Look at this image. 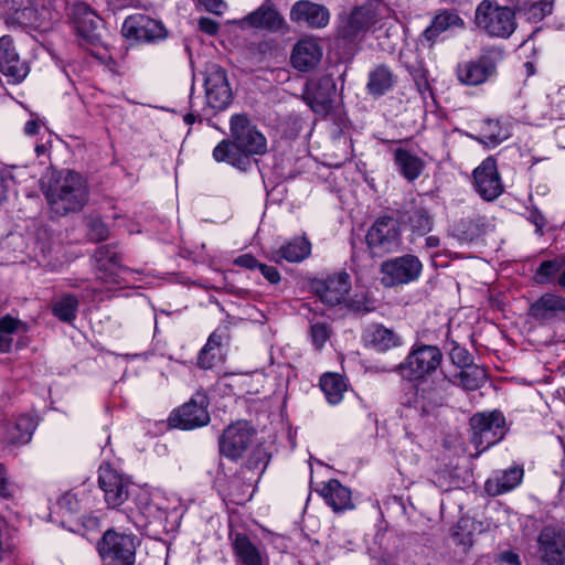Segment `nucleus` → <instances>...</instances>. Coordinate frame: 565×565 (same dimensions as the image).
<instances>
[{
    "instance_id": "45",
    "label": "nucleus",
    "mask_w": 565,
    "mask_h": 565,
    "mask_svg": "<svg viewBox=\"0 0 565 565\" xmlns=\"http://www.w3.org/2000/svg\"><path fill=\"white\" fill-rule=\"evenodd\" d=\"M449 359L451 363L458 369H463L475 364L471 353L459 344H455L452 347L449 352Z\"/></svg>"
},
{
    "instance_id": "32",
    "label": "nucleus",
    "mask_w": 565,
    "mask_h": 565,
    "mask_svg": "<svg viewBox=\"0 0 565 565\" xmlns=\"http://www.w3.org/2000/svg\"><path fill=\"white\" fill-rule=\"evenodd\" d=\"M394 163L398 172L409 182L416 180L425 169L422 158L404 148H396L393 152Z\"/></svg>"
},
{
    "instance_id": "8",
    "label": "nucleus",
    "mask_w": 565,
    "mask_h": 565,
    "mask_svg": "<svg viewBox=\"0 0 565 565\" xmlns=\"http://www.w3.org/2000/svg\"><path fill=\"white\" fill-rule=\"evenodd\" d=\"M423 271V264L415 255L387 259L381 264V284L386 288L407 285L416 281Z\"/></svg>"
},
{
    "instance_id": "63",
    "label": "nucleus",
    "mask_w": 565,
    "mask_h": 565,
    "mask_svg": "<svg viewBox=\"0 0 565 565\" xmlns=\"http://www.w3.org/2000/svg\"><path fill=\"white\" fill-rule=\"evenodd\" d=\"M12 338L3 335V333L0 332V353L10 352L12 348Z\"/></svg>"
},
{
    "instance_id": "42",
    "label": "nucleus",
    "mask_w": 565,
    "mask_h": 565,
    "mask_svg": "<svg viewBox=\"0 0 565 565\" xmlns=\"http://www.w3.org/2000/svg\"><path fill=\"white\" fill-rule=\"evenodd\" d=\"M456 379L462 388L467 391H476L484 384L487 380V372L483 367L477 364H472L470 366L460 369V372L457 374Z\"/></svg>"
},
{
    "instance_id": "16",
    "label": "nucleus",
    "mask_w": 565,
    "mask_h": 565,
    "mask_svg": "<svg viewBox=\"0 0 565 565\" xmlns=\"http://www.w3.org/2000/svg\"><path fill=\"white\" fill-rule=\"evenodd\" d=\"M121 34L137 42H156L167 36V31L160 21L145 14H134L125 19Z\"/></svg>"
},
{
    "instance_id": "29",
    "label": "nucleus",
    "mask_w": 565,
    "mask_h": 565,
    "mask_svg": "<svg viewBox=\"0 0 565 565\" xmlns=\"http://www.w3.org/2000/svg\"><path fill=\"white\" fill-rule=\"evenodd\" d=\"M337 85L330 75L322 76L313 92L308 93L307 102L315 113H328L331 109L332 97Z\"/></svg>"
},
{
    "instance_id": "47",
    "label": "nucleus",
    "mask_w": 565,
    "mask_h": 565,
    "mask_svg": "<svg viewBox=\"0 0 565 565\" xmlns=\"http://www.w3.org/2000/svg\"><path fill=\"white\" fill-rule=\"evenodd\" d=\"M330 328L327 323H315L310 328V337L313 345L321 349L327 340L330 338Z\"/></svg>"
},
{
    "instance_id": "22",
    "label": "nucleus",
    "mask_w": 565,
    "mask_h": 565,
    "mask_svg": "<svg viewBox=\"0 0 565 565\" xmlns=\"http://www.w3.org/2000/svg\"><path fill=\"white\" fill-rule=\"evenodd\" d=\"M241 26L279 32L286 29L282 15L277 11L270 1L264 2L259 8L245 15L239 21Z\"/></svg>"
},
{
    "instance_id": "33",
    "label": "nucleus",
    "mask_w": 565,
    "mask_h": 565,
    "mask_svg": "<svg viewBox=\"0 0 565 565\" xmlns=\"http://www.w3.org/2000/svg\"><path fill=\"white\" fill-rule=\"evenodd\" d=\"M523 478V469L513 467L504 470L501 476L488 479L484 483L486 492L491 497H497L516 488Z\"/></svg>"
},
{
    "instance_id": "44",
    "label": "nucleus",
    "mask_w": 565,
    "mask_h": 565,
    "mask_svg": "<svg viewBox=\"0 0 565 565\" xmlns=\"http://www.w3.org/2000/svg\"><path fill=\"white\" fill-rule=\"evenodd\" d=\"M563 265L564 263L557 258L541 263L535 273V281L540 285L551 282Z\"/></svg>"
},
{
    "instance_id": "10",
    "label": "nucleus",
    "mask_w": 565,
    "mask_h": 565,
    "mask_svg": "<svg viewBox=\"0 0 565 565\" xmlns=\"http://www.w3.org/2000/svg\"><path fill=\"white\" fill-rule=\"evenodd\" d=\"M309 289L329 307L341 305L351 290V277L347 271H337L324 278H313Z\"/></svg>"
},
{
    "instance_id": "55",
    "label": "nucleus",
    "mask_w": 565,
    "mask_h": 565,
    "mask_svg": "<svg viewBox=\"0 0 565 565\" xmlns=\"http://www.w3.org/2000/svg\"><path fill=\"white\" fill-rule=\"evenodd\" d=\"M216 359V353L214 351H210L207 349H203L200 351L198 356V364L200 367L209 370L214 366Z\"/></svg>"
},
{
    "instance_id": "3",
    "label": "nucleus",
    "mask_w": 565,
    "mask_h": 565,
    "mask_svg": "<svg viewBox=\"0 0 565 565\" xmlns=\"http://www.w3.org/2000/svg\"><path fill=\"white\" fill-rule=\"evenodd\" d=\"M138 539L131 533L106 530L96 543L102 565H135Z\"/></svg>"
},
{
    "instance_id": "53",
    "label": "nucleus",
    "mask_w": 565,
    "mask_h": 565,
    "mask_svg": "<svg viewBox=\"0 0 565 565\" xmlns=\"http://www.w3.org/2000/svg\"><path fill=\"white\" fill-rule=\"evenodd\" d=\"M32 13L33 9L31 7L17 9L13 15L7 19V23H18L19 25L26 24Z\"/></svg>"
},
{
    "instance_id": "51",
    "label": "nucleus",
    "mask_w": 565,
    "mask_h": 565,
    "mask_svg": "<svg viewBox=\"0 0 565 565\" xmlns=\"http://www.w3.org/2000/svg\"><path fill=\"white\" fill-rule=\"evenodd\" d=\"M226 332L225 330H220V329H216L215 331H213L205 345L203 347V349H207L210 350L211 352L212 351H220L221 347H222V343H223V340L226 338Z\"/></svg>"
},
{
    "instance_id": "21",
    "label": "nucleus",
    "mask_w": 565,
    "mask_h": 565,
    "mask_svg": "<svg viewBox=\"0 0 565 565\" xmlns=\"http://www.w3.org/2000/svg\"><path fill=\"white\" fill-rule=\"evenodd\" d=\"M396 218L399 225L409 227L414 234L420 236L430 232L434 225V220L428 209L416 200H411L396 210Z\"/></svg>"
},
{
    "instance_id": "6",
    "label": "nucleus",
    "mask_w": 565,
    "mask_h": 565,
    "mask_svg": "<svg viewBox=\"0 0 565 565\" xmlns=\"http://www.w3.org/2000/svg\"><path fill=\"white\" fill-rule=\"evenodd\" d=\"M469 424L470 441L477 449V455L501 441L508 431L505 417L500 411L477 413Z\"/></svg>"
},
{
    "instance_id": "31",
    "label": "nucleus",
    "mask_w": 565,
    "mask_h": 565,
    "mask_svg": "<svg viewBox=\"0 0 565 565\" xmlns=\"http://www.w3.org/2000/svg\"><path fill=\"white\" fill-rule=\"evenodd\" d=\"M213 158L217 162H227L242 170H245L250 164L247 153L236 145L234 139H224L218 142L213 150Z\"/></svg>"
},
{
    "instance_id": "57",
    "label": "nucleus",
    "mask_w": 565,
    "mask_h": 565,
    "mask_svg": "<svg viewBox=\"0 0 565 565\" xmlns=\"http://www.w3.org/2000/svg\"><path fill=\"white\" fill-rule=\"evenodd\" d=\"M258 269L270 284H278L280 281L281 277L276 267L260 264Z\"/></svg>"
},
{
    "instance_id": "19",
    "label": "nucleus",
    "mask_w": 565,
    "mask_h": 565,
    "mask_svg": "<svg viewBox=\"0 0 565 565\" xmlns=\"http://www.w3.org/2000/svg\"><path fill=\"white\" fill-rule=\"evenodd\" d=\"M537 555L545 565L565 564V532L545 526L537 536Z\"/></svg>"
},
{
    "instance_id": "38",
    "label": "nucleus",
    "mask_w": 565,
    "mask_h": 565,
    "mask_svg": "<svg viewBox=\"0 0 565 565\" xmlns=\"http://www.w3.org/2000/svg\"><path fill=\"white\" fill-rule=\"evenodd\" d=\"M311 253V244L306 237H296L282 245L276 253V259L300 263Z\"/></svg>"
},
{
    "instance_id": "7",
    "label": "nucleus",
    "mask_w": 565,
    "mask_h": 565,
    "mask_svg": "<svg viewBox=\"0 0 565 565\" xmlns=\"http://www.w3.org/2000/svg\"><path fill=\"white\" fill-rule=\"evenodd\" d=\"M365 239L373 256L396 252L402 244L397 218L388 215L377 217L369 228Z\"/></svg>"
},
{
    "instance_id": "46",
    "label": "nucleus",
    "mask_w": 565,
    "mask_h": 565,
    "mask_svg": "<svg viewBox=\"0 0 565 565\" xmlns=\"http://www.w3.org/2000/svg\"><path fill=\"white\" fill-rule=\"evenodd\" d=\"M461 235L467 241H473L484 233V223L481 218L468 220L461 223Z\"/></svg>"
},
{
    "instance_id": "14",
    "label": "nucleus",
    "mask_w": 565,
    "mask_h": 565,
    "mask_svg": "<svg viewBox=\"0 0 565 565\" xmlns=\"http://www.w3.org/2000/svg\"><path fill=\"white\" fill-rule=\"evenodd\" d=\"M98 484L109 508L120 507L129 497V479L108 463L99 467Z\"/></svg>"
},
{
    "instance_id": "17",
    "label": "nucleus",
    "mask_w": 565,
    "mask_h": 565,
    "mask_svg": "<svg viewBox=\"0 0 565 565\" xmlns=\"http://www.w3.org/2000/svg\"><path fill=\"white\" fill-rule=\"evenodd\" d=\"M67 17L82 40L89 44L100 41L102 19L84 2H76L68 9Z\"/></svg>"
},
{
    "instance_id": "54",
    "label": "nucleus",
    "mask_w": 565,
    "mask_h": 565,
    "mask_svg": "<svg viewBox=\"0 0 565 565\" xmlns=\"http://www.w3.org/2000/svg\"><path fill=\"white\" fill-rule=\"evenodd\" d=\"M420 398L427 399V403H424L422 409L424 413H429L436 406H440L443 403V397L439 392H434L431 396L425 395V390H422Z\"/></svg>"
},
{
    "instance_id": "39",
    "label": "nucleus",
    "mask_w": 565,
    "mask_h": 565,
    "mask_svg": "<svg viewBox=\"0 0 565 565\" xmlns=\"http://www.w3.org/2000/svg\"><path fill=\"white\" fill-rule=\"evenodd\" d=\"M320 387L330 404H339L347 391V383L343 376L335 373H326L320 377Z\"/></svg>"
},
{
    "instance_id": "50",
    "label": "nucleus",
    "mask_w": 565,
    "mask_h": 565,
    "mask_svg": "<svg viewBox=\"0 0 565 565\" xmlns=\"http://www.w3.org/2000/svg\"><path fill=\"white\" fill-rule=\"evenodd\" d=\"M23 326L22 321L6 315L0 318V332L6 334H12L18 331L19 327Z\"/></svg>"
},
{
    "instance_id": "60",
    "label": "nucleus",
    "mask_w": 565,
    "mask_h": 565,
    "mask_svg": "<svg viewBox=\"0 0 565 565\" xmlns=\"http://www.w3.org/2000/svg\"><path fill=\"white\" fill-rule=\"evenodd\" d=\"M0 495L3 498L11 497V493L9 491L8 487V479L6 476V469L2 463H0Z\"/></svg>"
},
{
    "instance_id": "59",
    "label": "nucleus",
    "mask_w": 565,
    "mask_h": 565,
    "mask_svg": "<svg viewBox=\"0 0 565 565\" xmlns=\"http://www.w3.org/2000/svg\"><path fill=\"white\" fill-rule=\"evenodd\" d=\"M205 9L210 12L220 14L222 9L224 8V2L222 0H199Z\"/></svg>"
},
{
    "instance_id": "34",
    "label": "nucleus",
    "mask_w": 565,
    "mask_h": 565,
    "mask_svg": "<svg viewBox=\"0 0 565 565\" xmlns=\"http://www.w3.org/2000/svg\"><path fill=\"white\" fill-rule=\"evenodd\" d=\"M558 311L565 312V298L553 294L543 295L530 307V316L539 321L550 320Z\"/></svg>"
},
{
    "instance_id": "5",
    "label": "nucleus",
    "mask_w": 565,
    "mask_h": 565,
    "mask_svg": "<svg viewBox=\"0 0 565 565\" xmlns=\"http://www.w3.org/2000/svg\"><path fill=\"white\" fill-rule=\"evenodd\" d=\"M443 358L437 345L415 343L405 361L397 366V371L408 381H423L437 371Z\"/></svg>"
},
{
    "instance_id": "4",
    "label": "nucleus",
    "mask_w": 565,
    "mask_h": 565,
    "mask_svg": "<svg viewBox=\"0 0 565 565\" xmlns=\"http://www.w3.org/2000/svg\"><path fill=\"white\" fill-rule=\"evenodd\" d=\"M475 22L488 35L502 39L509 38L516 28L514 11L492 0H482L478 4Z\"/></svg>"
},
{
    "instance_id": "28",
    "label": "nucleus",
    "mask_w": 565,
    "mask_h": 565,
    "mask_svg": "<svg viewBox=\"0 0 565 565\" xmlns=\"http://www.w3.org/2000/svg\"><path fill=\"white\" fill-rule=\"evenodd\" d=\"M324 502L337 513L354 508L351 490L338 479H330L319 490Z\"/></svg>"
},
{
    "instance_id": "25",
    "label": "nucleus",
    "mask_w": 565,
    "mask_h": 565,
    "mask_svg": "<svg viewBox=\"0 0 565 565\" xmlns=\"http://www.w3.org/2000/svg\"><path fill=\"white\" fill-rule=\"evenodd\" d=\"M322 58V47L313 39L299 40L291 53V64L300 72H309L318 66Z\"/></svg>"
},
{
    "instance_id": "18",
    "label": "nucleus",
    "mask_w": 565,
    "mask_h": 565,
    "mask_svg": "<svg viewBox=\"0 0 565 565\" xmlns=\"http://www.w3.org/2000/svg\"><path fill=\"white\" fill-rule=\"evenodd\" d=\"M204 86L206 103L211 108L223 110L231 104L233 94L224 68L212 65L206 72Z\"/></svg>"
},
{
    "instance_id": "2",
    "label": "nucleus",
    "mask_w": 565,
    "mask_h": 565,
    "mask_svg": "<svg viewBox=\"0 0 565 565\" xmlns=\"http://www.w3.org/2000/svg\"><path fill=\"white\" fill-rule=\"evenodd\" d=\"M503 58L502 49L488 47L478 57L458 63L455 70L456 77L465 86L482 85L497 76Z\"/></svg>"
},
{
    "instance_id": "56",
    "label": "nucleus",
    "mask_w": 565,
    "mask_h": 565,
    "mask_svg": "<svg viewBox=\"0 0 565 565\" xmlns=\"http://www.w3.org/2000/svg\"><path fill=\"white\" fill-rule=\"evenodd\" d=\"M218 23L211 18L202 17L199 19V29L209 35H215L218 32Z\"/></svg>"
},
{
    "instance_id": "23",
    "label": "nucleus",
    "mask_w": 565,
    "mask_h": 565,
    "mask_svg": "<svg viewBox=\"0 0 565 565\" xmlns=\"http://www.w3.org/2000/svg\"><path fill=\"white\" fill-rule=\"evenodd\" d=\"M329 10L308 0L297 1L290 10V20L298 24H306L312 29L324 28L329 23Z\"/></svg>"
},
{
    "instance_id": "61",
    "label": "nucleus",
    "mask_w": 565,
    "mask_h": 565,
    "mask_svg": "<svg viewBox=\"0 0 565 565\" xmlns=\"http://www.w3.org/2000/svg\"><path fill=\"white\" fill-rule=\"evenodd\" d=\"M113 10L132 7L138 0H105Z\"/></svg>"
},
{
    "instance_id": "9",
    "label": "nucleus",
    "mask_w": 565,
    "mask_h": 565,
    "mask_svg": "<svg viewBox=\"0 0 565 565\" xmlns=\"http://www.w3.org/2000/svg\"><path fill=\"white\" fill-rule=\"evenodd\" d=\"M210 401L206 393L198 391L189 402L175 408L169 416V426L184 430L206 426L211 418L207 411Z\"/></svg>"
},
{
    "instance_id": "43",
    "label": "nucleus",
    "mask_w": 565,
    "mask_h": 565,
    "mask_svg": "<svg viewBox=\"0 0 565 565\" xmlns=\"http://www.w3.org/2000/svg\"><path fill=\"white\" fill-rule=\"evenodd\" d=\"M510 137V131L499 120L486 119L481 128L480 141L487 146L495 147Z\"/></svg>"
},
{
    "instance_id": "48",
    "label": "nucleus",
    "mask_w": 565,
    "mask_h": 565,
    "mask_svg": "<svg viewBox=\"0 0 565 565\" xmlns=\"http://www.w3.org/2000/svg\"><path fill=\"white\" fill-rule=\"evenodd\" d=\"M347 308L355 313H367L373 311L375 306L370 297L362 295L361 297L355 296V298L350 299L347 302Z\"/></svg>"
},
{
    "instance_id": "15",
    "label": "nucleus",
    "mask_w": 565,
    "mask_h": 565,
    "mask_svg": "<svg viewBox=\"0 0 565 565\" xmlns=\"http://www.w3.org/2000/svg\"><path fill=\"white\" fill-rule=\"evenodd\" d=\"M94 258L97 278L103 282L118 284L119 274L130 270L121 264L124 255L118 244L99 246L94 253Z\"/></svg>"
},
{
    "instance_id": "26",
    "label": "nucleus",
    "mask_w": 565,
    "mask_h": 565,
    "mask_svg": "<svg viewBox=\"0 0 565 565\" xmlns=\"http://www.w3.org/2000/svg\"><path fill=\"white\" fill-rule=\"evenodd\" d=\"M465 28V21L455 10H439L433 18L431 23L424 30L422 39L433 46L438 36L450 28Z\"/></svg>"
},
{
    "instance_id": "20",
    "label": "nucleus",
    "mask_w": 565,
    "mask_h": 565,
    "mask_svg": "<svg viewBox=\"0 0 565 565\" xmlns=\"http://www.w3.org/2000/svg\"><path fill=\"white\" fill-rule=\"evenodd\" d=\"M0 73L13 84L22 82L29 74V66L20 58L10 35L0 38Z\"/></svg>"
},
{
    "instance_id": "24",
    "label": "nucleus",
    "mask_w": 565,
    "mask_h": 565,
    "mask_svg": "<svg viewBox=\"0 0 565 565\" xmlns=\"http://www.w3.org/2000/svg\"><path fill=\"white\" fill-rule=\"evenodd\" d=\"M232 547L238 565H269L266 552L255 545L245 533L232 535Z\"/></svg>"
},
{
    "instance_id": "36",
    "label": "nucleus",
    "mask_w": 565,
    "mask_h": 565,
    "mask_svg": "<svg viewBox=\"0 0 565 565\" xmlns=\"http://www.w3.org/2000/svg\"><path fill=\"white\" fill-rule=\"evenodd\" d=\"M35 428L36 423L32 416L20 415L9 425L6 439L10 445H25L31 440Z\"/></svg>"
},
{
    "instance_id": "40",
    "label": "nucleus",
    "mask_w": 565,
    "mask_h": 565,
    "mask_svg": "<svg viewBox=\"0 0 565 565\" xmlns=\"http://www.w3.org/2000/svg\"><path fill=\"white\" fill-rule=\"evenodd\" d=\"M518 11L529 20L541 21L552 13L554 0H512Z\"/></svg>"
},
{
    "instance_id": "1",
    "label": "nucleus",
    "mask_w": 565,
    "mask_h": 565,
    "mask_svg": "<svg viewBox=\"0 0 565 565\" xmlns=\"http://www.w3.org/2000/svg\"><path fill=\"white\" fill-rule=\"evenodd\" d=\"M43 193L51 211L57 216L78 212L88 201L85 180L72 170L53 172Z\"/></svg>"
},
{
    "instance_id": "64",
    "label": "nucleus",
    "mask_w": 565,
    "mask_h": 565,
    "mask_svg": "<svg viewBox=\"0 0 565 565\" xmlns=\"http://www.w3.org/2000/svg\"><path fill=\"white\" fill-rule=\"evenodd\" d=\"M531 221L535 224L537 230H542L545 225V218L537 210L531 211Z\"/></svg>"
},
{
    "instance_id": "12",
    "label": "nucleus",
    "mask_w": 565,
    "mask_h": 565,
    "mask_svg": "<svg viewBox=\"0 0 565 565\" xmlns=\"http://www.w3.org/2000/svg\"><path fill=\"white\" fill-rule=\"evenodd\" d=\"M255 429L246 420L228 425L218 438L220 454L230 460H238L249 448Z\"/></svg>"
},
{
    "instance_id": "35",
    "label": "nucleus",
    "mask_w": 565,
    "mask_h": 565,
    "mask_svg": "<svg viewBox=\"0 0 565 565\" xmlns=\"http://www.w3.org/2000/svg\"><path fill=\"white\" fill-rule=\"evenodd\" d=\"M377 21L376 14L371 6H360L353 9L347 24L343 26L344 36H355L367 30Z\"/></svg>"
},
{
    "instance_id": "49",
    "label": "nucleus",
    "mask_w": 565,
    "mask_h": 565,
    "mask_svg": "<svg viewBox=\"0 0 565 565\" xmlns=\"http://www.w3.org/2000/svg\"><path fill=\"white\" fill-rule=\"evenodd\" d=\"M108 228L100 220H93L88 226V237L94 242H102L108 237Z\"/></svg>"
},
{
    "instance_id": "27",
    "label": "nucleus",
    "mask_w": 565,
    "mask_h": 565,
    "mask_svg": "<svg viewBox=\"0 0 565 565\" xmlns=\"http://www.w3.org/2000/svg\"><path fill=\"white\" fill-rule=\"evenodd\" d=\"M269 460L270 456L264 447H255L246 462L237 471L236 479L245 481L248 487H253L266 470Z\"/></svg>"
},
{
    "instance_id": "58",
    "label": "nucleus",
    "mask_w": 565,
    "mask_h": 565,
    "mask_svg": "<svg viewBox=\"0 0 565 565\" xmlns=\"http://www.w3.org/2000/svg\"><path fill=\"white\" fill-rule=\"evenodd\" d=\"M234 264L247 269L259 268L260 264L253 255L244 254L235 258Z\"/></svg>"
},
{
    "instance_id": "11",
    "label": "nucleus",
    "mask_w": 565,
    "mask_h": 565,
    "mask_svg": "<svg viewBox=\"0 0 565 565\" xmlns=\"http://www.w3.org/2000/svg\"><path fill=\"white\" fill-rule=\"evenodd\" d=\"M230 131L232 139L247 153L248 158L252 154H264L267 151L266 138L246 115H233L230 121Z\"/></svg>"
},
{
    "instance_id": "37",
    "label": "nucleus",
    "mask_w": 565,
    "mask_h": 565,
    "mask_svg": "<svg viewBox=\"0 0 565 565\" xmlns=\"http://www.w3.org/2000/svg\"><path fill=\"white\" fill-rule=\"evenodd\" d=\"M395 82L396 76L393 71L387 65L381 64L370 72L366 88L372 96L379 97L390 92Z\"/></svg>"
},
{
    "instance_id": "13",
    "label": "nucleus",
    "mask_w": 565,
    "mask_h": 565,
    "mask_svg": "<svg viewBox=\"0 0 565 565\" xmlns=\"http://www.w3.org/2000/svg\"><path fill=\"white\" fill-rule=\"evenodd\" d=\"M476 192L488 202L499 198L504 186L498 170L497 159L492 156L486 158L472 172Z\"/></svg>"
},
{
    "instance_id": "52",
    "label": "nucleus",
    "mask_w": 565,
    "mask_h": 565,
    "mask_svg": "<svg viewBox=\"0 0 565 565\" xmlns=\"http://www.w3.org/2000/svg\"><path fill=\"white\" fill-rule=\"evenodd\" d=\"M57 505L61 509L73 513L77 510L78 502L74 493L65 492L58 498Z\"/></svg>"
},
{
    "instance_id": "30",
    "label": "nucleus",
    "mask_w": 565,
    "mask_h": 565,
    "mask_svg": "<svg viewBox=\"0 0 565 565\" xmlns=\"http://www.w3.org/2000/svg\"><path fill=\"white\" fill-rule=\"evenodd\" d=\"M366 344L377 352H386L402 345L401 337L383 324L371 326L364 335Z\"/></svg>"
},
{
    "instance_id": "62",
    "label": "nucleus",
    "mask_w": 565,
    "mask_h": 565,
    "mask_svg": "<svg viewBox=\"0 0 565 565\" xmlns=\"http://www.w3.org/2000/svg\"><path fill=\"white\" fill-rule=\"evenodd\" d=\"M39 129H40V121L39 120H35V119H32V120H29L25 126H24V132L28 135V136H34L39 132Z\"/></svg>"
},
{
    "instance_id": "41",
    "label": "nucleus",
    "mask_w": 565,
    "mask_h": 565,
    "mask_svg": "<svg viewBox=\"0 0 565 565\" xmlns=\"http://www.w3.org/2000/svg\"><path fill=\"white\" fill-rule=\"evenodd\" d=\"M78 306V298L74 295L67 294L53 303L52 313L60 321L72 323L76 319Z\"/></svg>"
}]
</instances>
